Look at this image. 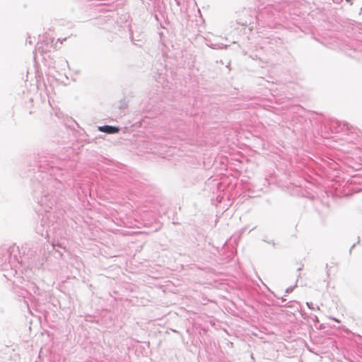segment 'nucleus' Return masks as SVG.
<instances>
[{
  "label": "nucleus",
  "mask_w": 362,
  "mask_h": 362,
  "mask_svg": "<svg viewBox=\"0 0 362 362\" xmlns=\"http://www.w3.org/2000/svg\"><path fill=\"white\" fill-rule=\"evenodd\" d=\"M99 130L100 132H105L107 134H115L119 132V129L117 127L108 125L100 127Z\"/></svg>",
  "instance_id": "obj_1"
}]
</instances>
